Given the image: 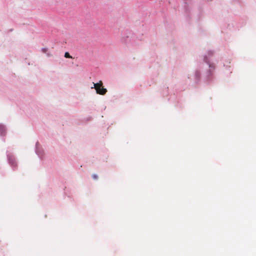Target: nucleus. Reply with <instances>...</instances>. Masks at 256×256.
I'll use <instances>...</instances> for the list:
<instances>
[{"mask_svg": "<svg viewBox=\"0 0 256 256\" xmlns=\"http://www.w3.org/2000/svg\"><path fill=\"white\" fill-rule=\"evenodd\" d=\"M94 88L96 89V91L97 92V90L100 89V87H102V82L101 80L98 83H94Z\"/></svg>", "mask_w": 256, "mask_h": 256, "instance_id": "2", "label": "nucleus"}, {"mask_svg": "<svg viewBox=\"0 0 256 256\" xmlns=\"http://www.w3.org/2000/svg\"><path fill=\"white\" fill-rule=\"evenodd\" d=\"M107 90L106 88H104L102 86V87H100V89L97 90V94H101V95H104L106 92Z\"/></svg>", "mask_w": 256, "mask_h": 256, "instance_id": "1", "label": "nucleus"}, {"mask_svg": "<svg viewBox=\"0 0 256 256\" xmlns=\"http://www.w3.org/2000/svg\"><path fill=\"white\" fill-rule=\"evenodd\" d=\"M92 177L94 180H96L98 178V176L96 174H92Z\"/></svg>", "mask_w": 256, "mask_h": 256, "instance_id": "5", "label": "nucleus"}, {"mask_svg": "<svg viewBox=\"0 0 256 256\" xmlns=\"http://www.w3.org/2000/svg\"><path fill=\"white\" fill-rule=\"evenodd\" d=\"M64 56L66 58H72V56H70L68 52H66L64 54Z\"/></svg>", "mask_w": 256, "mask_h": 256, "instance_id": "4", "label": "nucleus"}, {"mask_svg": "<svg viewBox=\"0 0 256 256\" xmlns=\"http://www.w3.org/2000/svg\"><path fill=\"white\" fill-rule=\"evenodd\" d=\"M5 133V128L4 126L0 125V134H4Z\"/></svg>", "mask_w": 256, "mask_h": 256, "instance_id": "3", "label": "nucleus"}]
</instances>
